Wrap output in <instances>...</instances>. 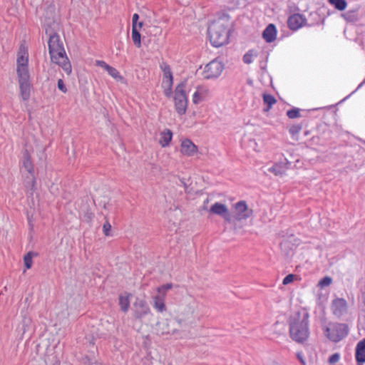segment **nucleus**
I'll return each instance as SVG.
<instances>
[{"mask_svg":"<svg viewBox=\"0 0 365 365\" xmlns=\"http://www.w3.org/2000/svg\"><path fill=\"white\" fill-rule=\"evenodd\" d=\"M309 313L297 312L289 319L290 338L298 344L304 343L309 336Z\"/></svg>","mask_w":365,"mask_h":365,"instance_id":"nucleus-1","label":"nucleus"},{"mask_svg":"<svg viewBox=\"0 0 365 365\" xmlns=\"http://www.w3.org/2000/svg\"><path fill=\"white\" fill-rule=\"evenodd\" d=\"M207 33L211 44L220 47L228 43L230 30L227 23L222 19L214 21L208 27Z\"/></svg>","mask_w":365,"mask_h":365,"instance_id":"nucleus-2","label":"nucleus"},{"mask_svg":"<svg viewBox=\"0 0 365 365\" xmlns=\"http://www.w3.org/2000/svg\"><path fill=\"white\" fill-rule=\"evenodd\" d=\"M349 328L346 324L334 323L324 329L325 336L331 341L339 342L349 334Z\"/></svg>","mask_w":365,"mask_h":365,"instance_id":"nucleus-3","label":"nucleus"},{"mask_svg":"<svg viewBox=\"0 0 365 365\" xmlns=\"http://www.w3.org/2000/svg\"><path fill=\"white\" fill-rule=\"evenodd\" d=\"M185 81L179 83L175 91V108L176 112L182 115L186 113L187 98L185 91Z\"/></svg>","mask_w":365,"mask_h":365,"instance_id":"nucleus-4","label":"nucleus"},{"mask_svg":"<svg viewBox=\"0 0 365 365\" xmlns=\"http://www.w3.org/2000/svg\"><path fill=\"white\" fill-rule=\"evenodd\" d=\"M49 54L53 63L60 66L67 74L71 73V65L66 56L64 47L55 50V52Z\"/></svg>","mask_w":365,"mask_h":365,"instance_id":"nucleus-5","label":"nucleus"},{"mask_svg":"<svg viewBox=\"0 0 365 365\" xmlns=\"http://www.w3.org/2000/svg\"><path fill=\"white\" fill-rule=\"evenodd\" d=\"M224 69V64L217 59H214L208 63L203 71V77L205 79H212L218 78Z\"/></svg>","mask_w":365,"mask_h":365,"instance_id":"nucleus-6","label":"nucleus"},{"mask_svg":"<svg viewBox=\"0 0 365 365\" xmlns=\"http://www.w3.org/2000/svg\"><path fill=\"white\" fill-rule=\"evenodd\" d=\"M29 53L27 49L24 46H21L18 52V56L16 60L17 74H28L29 68Z\"/></svg>","mask_w":365,"mask_h":365,"instance_id":"nucleus-7","label":"nucleus"},{"mask_svg":"<svg viewBox=\"0 0 365 365\" xmlns=\"http://www.w3.org/2000/svg\"><path fill=\"white\" fill-rule=\"evenodd\" d=\"M19 84L20 96L23 101H26L30 98L31 83L30 75L17 74Z\"/></svg>","mask_w":365,"mask_h":365,"instance_id":"nucleus-8","label":"nucleus"},{"mask_svg":"<svg viewBox=\"0 0 365 365\" xmlns=\"http://www.w3.org/2000/svg\"><path fill=\"white\" fill-rule=\"evenodd\" d=\"M236 220H247L253 215V210L248 207L245 200H240L235 205Z\"/></svg>","mask_w":365,"mask_h":365,"instance_id":"nucleus-9","label":"nucleus"},{"mask_svg":"<svg viewBox=\"0 0 365 365\" xmlns=\"http://www.w3.org/2000/svg\"><path fill=\"white\" fill-rule=\"evenodd\" d=\"M331 309L332 314L339 319L347 312V302L343 298H336L331 302Z\"/></svg>","mask_w":365,"mask_h":365,"instance_id":"nucleus-10","label":"nucleus"},{"mask_svg":"<svg viewBox=\"0 0 365 365\" xmlns=\"http://www.w3.org/2000/svg\"><path fill=\"white\" fill-rule=\"evenodd\" d=\"M135 308L134 317L136 319H140L150 313V309L147 302L140 299H137L133 304Z\"/></svg>","mask_w":365,"mask_h":365,"instance_id":"nucleus-11","label":"nucleus"},{"mask_svg":"<svg viewBox=\"0 0 365 365\" xmlns=\"http://www.w3.org/2000/svg\"><path fill=\"white\" fill-rule=\"evenodd\" d=\"M306 22V18L299 13L291 15L287 19L288 27L292 31H297L302 26H305Z\"/></svg>","mask_w":365,"mask_h":365,"instance_id":"nucleus-12","label":"nucleus"},{"mask_svg":"<svg viewBox=\"0 0 365 365\" xmlns=\"http://www.w3.org/2000/svg\"><path fill=\"white\" fill-rule=\"evenodd\" d=\"M46 34L49 36L48 46V52L52 53L55 50L60 49L63 47V43L61 41L60 36L56 32L48 34V30L46 31Z\"/></svg>","mask_w":365,"mask_h":365,"instance_id":"nucleus-13","label":"nucleus"},{"mask_svg":"<svg viewBox=\"0 0 365 365\" xmlns=\"http://www.w3.org/2000/svg\"><path fill=\"white\" fill-rule=\"evenodd\" d=\"M210 211L215 215L222 217L226 221H230V214L227 206L220 202H215L213 204Z\"/></svg>","mask_w":365,"mask_h":365,"instance_id":"nucleus-14","label":"nucleus"},{"mask_svg":"<svg viewBox=\"0 0 365 365\" xmlns=\"http://www.w3.org/2000/svg\"><path fill=\"white\" fill-rule=\"evenodd\" d=\"M181 153L187 156H192L197 152V147L190 139H185L181 143Z\"/></svg>","mask_w":365,"mask_h":365,"instance_id":"nucleus-15","label":"nucleus"},{"mask_svg":"<svg viewBox=\"0 0 365 365\" xmlns=\"http://www.w3.org/2000/svg\"><path fill=\"white\" fill-rule=\"evenodd\" d=\"M355 358L357 365H363L365 363V338L357 344Z\"/></svg>","mask_w":365,"mask_h":365,"instance_id":"nucleus-16","label":"nucleus"},{"mask_svg":"<svg viewBox=\"0 0 365 365\" xmlns=\"http://www.w3.org/2000/svg\"><path fill=\"white\" fill-rule=\"evenodd\" d=\"M262 37L267 43L273 42L277 37V28L274 24H269L262 32Z\"/></svg>","mask_w":365,"mask_h":365,"instance_id":"nucleus-17","label":"nucleus"},{"mask_svg":"<svg viewBox=\"0 0 365 365\" xmlns=\"http://www.w3.org/2000/svg\"><path fill=\"white\" fill-rule=\"evenodd\" d=\"M22 166L26 169V170L32 174L34 173V167L31 160V155L28 151V150H24L23 152V158H22Z\"/></svg>","mask_w":365,"mask_h":365,"instance_id":"nucleus-18","label":"nucleus"},{"mask_svg":"<svg viewBox=\"0 0 365 365\" xmlns=\"http://www.w3.org/2000/svg\"><path fill=\"white\" fill-rule=\"evenodd\" d=\"M165 299V297L161 294H158L153 297V307L159 312H163L166 310Z\"/></svg>","mask_w":365,"mask_h":365,"instance_id":"nucleus-19","label":"nucleus"},{"mask_svg":"<svg viewBox=\"0 0 365 365\" xmlns=\"http://www.w3.org/2000/svg\"><path fill=\"white\" fill-rule=\"evenodd\" d=\"M160 67L163 72L164 78L168 79V86L170 88L173 84V73L170 66L163 61L160 63Z\"/></svg>","mask_w":365,"mask_h":365,"instance_id":"nucleus-20","label":"nucleus"},{"mask_svg":"<svg viewBox=\"0 0 365 365\" xmlns=\"http://www.w3.org/2000/svg\"><path fill=\"white\" fill-rule=\"evenodd\" d=\"M161 138L160 140V144L162 147L165 148L168 146L173 138V133L170 129H165L161 133Z\"/></svg>","mask_w":365,"mask_h":365,"instance_id":"nucleus-21","label":"nucleus"},{"mask_svg":"<svg viewBox=\"0 0 365 365\" xmlns=\"http://www.w3.org/2000/svg\"><path fill=\"white\" fill-rule=\"evenodd\" d=\"M285 165L286 163H276L269 168V171L274 173L275 175H282L287 170Z\"/></svg>","mask_w":365,"mask_h":365,"instance_id":"nucleus-22","label":"nucleus"},{"mask_svg":"<svg viewBox=\"0 0 365 365\" xmlns=\"http://www.w3.org/2000/svg\"><path fill=\"white\" fill-rule=\"evenodd\" d=\"M131 296L130 294H127L125 296H123L120 294L119 296V305L120 307V309L123 312H128L129 307H130V301H129V297Z\"/></svg>","mask_w":365,"mask_h":365,"instance_id":"nucleus-23","label":"nucleus"},{"mask_svg":"<svg viewBox=\"0 0 365 365\" xmlns=\"http://www.w3.org/2000/svg\"><path fill=\"white\" fill-rule=\"evenodd\" d=\"M262 98L264 103L267 105V108H264V111L267 112L271 109L272 106L276 103L277 101L275 98L270 94L264 93Z\"/></svg>","mask_w":365,"mask_h":365,"instance_id":"nucleus-24","label":"nucleus"},{"mask_svg":"<svg viewBox=\"0 0 365 365\" xmlns=\"http://www.w3.org/2000/svg\"><path fill=\"white\" fill-rule=\"evenodd\" d=\"M206 96V91L201 88H197V90L195 92L192 96V102L195 104H197L199 102L204 100Z\"/></svg>","mask_w":365,"mask_h":365,"instance_id":"nucleus-25","label":"nucleus"},{"mask_svg":"<svg viewBox=\"0 0 365 365\" xmlns=\"http://www.w3.org/2000/svg\"><path fill=\"white\" fill-rule=\"evenodd\" d=\"M132 40L137 48L141 47V34L137 28H132Z\"/></svg>","mask_w":365,"mask_h":365,"instance_id":"nucleus-26","label":"nucleus"},{"mask_svg":"<svg viewBox=\"0 0 365 365\" xmlns=\"http://www.w3.org/2000/svg\"><path fill=\"white\" fill-rule=\"evenodd\" d=\"M329 2L340 11L345 10L347 6L346 0H329Z\"/></svg>","mask_w":365,"mask_h":365,"instance_id":"nucleus-27","label":"nucleus"},{"mask_svg":"<svg viewBox=\"0 0 365 365\" xmlns=\"http://www.w3.org/2000/svg\"><path fill=\"white\" fill-rule=\"evenodd\" d=\"M37 256V254L34 252H29L24 257V266L26 269H30L32 266V258Z\"/></svg>","mask_w":365,"mask_h":365,"instance_id":"nucleus-28","label":"nucleus"},{"mask_svg":"<svg viewBox=\"0 0 365 365\" xmlns=\"http://www.w3.org/2000/svg\"><path fill=\"white\" fill-rule=\"evenodd\" d=\"M302 125L301 124H294L291 125L289 128V133L292 135V137L296 140H297V135L302 130Z\"/></svg>","mask_w":365,"mask_h":365,"instance_id":"nucleus-29","label":"nucleus"},{"mask_svg":"<svg viewBox=\"0 0 365 365\" xmlns=\"http://www.w3.org/2000/svg\"><path fill=\"white\" fill-rule=\"evenodd\" d=\"M287 116L290 119L300 118V109L297 108H292L287 111Z\"/></svg>","mask_w":365,"mask_h":365,"instance_id":"nucleus-30","label":"nucleus"},{"mask_svg":"<svg viewBox=\"0 0 365 365\" xmlns=\"http://www.w3.org/2000/svg\"><path fill=\"white\" fill-rule=\"evenodd\" d=\"M108 74L111 76L113 78L118 81L123 80V77L120 75V73L115 68L110 66L107 70Z\"/></svg>","mask_w":365,"mask_h":365,"instance_id":"nucleus-31","label":"nucleus"},{"mask_svg":"<svg viewBox=\"0 0 365 365\" xmlns=\"http://www.w3.org/2000/svg\"><path fill=\"white\" fill-rule=\"evenodd\" d=\"M172 288H173V284L168 283L166 284H163V285L158 287L157 291L158 292V294H161L162 296H164L165 297L167 291L171 289Z\"/></svg>","mask_w":365,"mask_h":365,"instance_id":"nucleus-32","label":"nucleus"},{"mask_svg":"<svg viewBox=\"0 0 365 365\" xmlns=\"http://www.w3.org/2000/svg\"><path fill=\"white\" fill-rule=\"evenodd\" d=\"M331 282L332 279L330 277L326 276L319 280L318 285L323 288L329 286Z\"/></svg>","mask_w":365,"mask_h":365,"instance_id":"nucleus-33","label":"nucleus"},{"mask_svg":"<svg viewBox=\"0 0 365 365\" xmlns=\"http://www.w3.org/2000/svg\"><path fill=\"white\" fill-rule=\"evenodd\" d=\"M110 230H111V225H110V222L108 220H106L103 226V232L105 235L110 236Z\"/></svg>","mask_w":365,"mask_h":365,"instance_id":"nucleus-34","label":"nucleus"},{"mask_svg":"<svg viewBox=\"0 0 365 365\" xmlns=\"http://www.w3.org/2000/svg\"><path fill=\"white\" fill-rule=\"evenodd\" d=\"M243 61L245 63L250 64L252 62V51H249L243 56Z\"/></svg>","mask_w":365,"mask_h":365,"instance_id":"nucleus-35","label":"nucleus"},{"mask_svg":"<svg viewBox=\"0 0 365 365\" xmlns=\"http://www.w3.org/2000/svg\"><path fill=\"white\" fill-rule=\"evenodd\" d=\"M82 363L84 365H93L96 363V361L88 356H85L82 358Z\"/></svg>","mask_w":365,"mask_h":365,"instance_id":"nucleus-36","label":"nucleus"},{"mask_svg":"<svg viewBox=\"0 0 365 365\" xmlns=\"http://www.w3.org/2000/svg\"><path fill=\"white\" fill-rule=\"evenodd\" d=\"M295 275L293 274H287L282 281V284L284 285L289 284V283L292 282L294 279Z\"/></svg>","mask_w":365,"mask_h":365,"instance_id":"nucleus-37","label":"nucleus"},{"mask_svg":"<svg viewBox=\"0 0 365 365\" xmlns=\"http://www.w3.org/2000/svg\"><path fill=\"white\" fill-rule=\"evenodd\" d=\"M57 86H58V88L61 91H62L63 93H66L67 92L66 86L64 84V82H63V81L62 79H58V80Z\"/></svg>","mask_w":365,"mask_h":365,"instance_id":"nucleus-38","label":"nucleus"},{"mask_svg":"<svg viewBox=\"0 0 365 365\" xmlns=\"http://www.w3.org/2000/svg\"><path fill=\"white\" fill-rule=\"evenodd\" d=\"M339 354L338 353H335L329 356L328 361L330 364H335L339 361Z\"/></svg>","mask_w":365,"mask_h":365,"instance_id":"nucleus-39","label":"nucleus"},{"mask_svg":"<svg viewBox=\"0 0 365 365\" xmlns=\"http://www.w3.org/2000/svg\"><path fill=\"white\" fill-rule=\"evenodd\" d=\"M139 15L134 14L132 17V28H137V23L138 22Z\"/></svg>","mask_w":365,"mask_h":365,"instance_id":"nucleus-40","label":"nucleus"},{"mask_svg":"<svg viewBox=\"0 0 365 365\" xmlns=\"http://www.w3.org/2000/svg\"><path fill=\"white\" fill-rule=\"evenodd\" d=\"M96 65L103 68L105 70H108V68L110 66H109L108 64H107L105 61H96Z\"/></svg>","mask_w":365,"mask_h":365,"instance_id":"nucleus-41","label":"nucleus"},{"mask_svg":"<svg viewBox=\"0 0 365 365\" xmlns=\"http://www.w3.org/2000/svg\"><path fill=\"white\" fill-rule=\"evenodd\" d=\"M354 11H348L346 14H344V17L346 19H349L352 16H354Z\"/></svg>","mask_w":365,"mask_h":365,"instance_id":"nucleus-42","label":"nucleus"},{"mask_svg":"<svg viewBox=\"0 0 365 365\" xmlns=\"http://www.w3.org/2000/svg\"><path fill=\"white\" fill-rule=\"evenodd\" d=\"M297 358L303 365H305V361L300 354H297Z\"/></svg>","mask_w":365,"mask_h":365,"instance_id":"nucleus-43","label":"nucleus"},{"mask_svg":"<svg viewBox=\"0 0 365 365\" xmlns=\"http://www.w3.org/2000/svg\"><path fill=\"white\" fill-rule=\"evenodd\" d=\"M143 26V22H138L137 23V30L139 31V29H140Z\"/></svg>","mask_w":365,"mask_h":365,"instance_id":"nucleus-44","label":"nucleus"},{"mask_svg":"<svg viewBox=\"0 0 365 365\" xmlns=\"http://www.w3.org/2000/svg\"><path fill=\"white\" fill-rule=\"evenodd\" d=\"M182 4H186L190 2V0H178Z\"/></svg>","mask_w":365,"mask_h":365,"instance_id":"nucleus-45","label":"nucleus"},{"mask_svg":"<svg viewBox=\"0 0 365 365\" xmlns=\"http://www.w3.org/2000/svg\"><path fill=\"white\" fill-rule=\"evenodd\" d=\"M364 83H365V80L361 84H359L358 88H360Z\"/></svg>","mask_w":365,"mask_h":365,"instance_id":"nucleus-46","label":"nucleus"},{"mask_svg":"<svg viewBox=\"0 0 365 365\" xmlns=\"http://www.w3.org/2000/svg\"><path fill=\"white\" fill-rule=\"evenodd\" d=\"M35 182H36V180H35V179H34V178H33V179H32V184H33V185H34Z\"/></svg>","mask_w":365,"mask_h":365,"instance_id":"nucleus-47","label":"nucleus"},{"mask_svg":"<svg viewBox=\"0 0 365 365\" xmlns=\"http://www.w3.org/2000/svg\"><path fill=\"white\" fill-rule=\"evenodd\" d=\"M272 365H281V364H279V363H277V362H274Z\"/></svg>","mask_w":365,"mask_h":365,"instance_id":"nucleus-48","label":"nucleus"},{"mask_svg":"<svg viewBox=\"0 0 365 365\" xmlns=\"http://www.w3.org/2000/svg\"><path fill=\"white\" fill-rule=\"evenodd\" d=\"M175 331V329L172 330V333L173 334Z\"/></svg>","mask_w":365,"mask_h":365,"instance_id":"nucleus-49","label":"nucleus"}]
</instances>
